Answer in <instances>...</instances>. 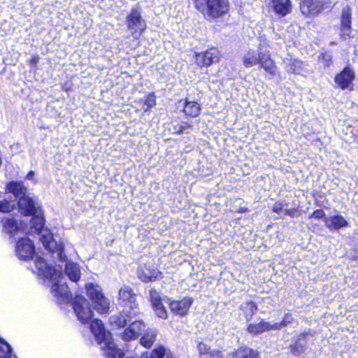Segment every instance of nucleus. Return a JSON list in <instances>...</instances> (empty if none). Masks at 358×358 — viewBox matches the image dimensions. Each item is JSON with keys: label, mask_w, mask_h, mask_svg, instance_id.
Masks as SVG:
<instances>
[{"label": "nucleus", "mask_w": 358, "mask_h": 358, "mask_svg": "<svg viewBox=\"0 0 358 358\" xmlns=\"http://www.w3.org/2000/svg\"><path fill=\"white\" fill-rule=\"evenodd\" d=\"M43 226L44 219L42 210H41L37 214L33 215V217L30 220L29 233L39 234V239L44 248L52 254H56L57 257L61 262H66V257L64 254L63 247L60 244H57L48 230L43 229Z\"/></svg>", "instance_id": "f257e3e1"}, {"label": "nucleus", "mask_w": 358, "mask_h": 358, "mask_svg": "<svg viewBox=\"0 0 358 358\" xmlns=\"http://www.w3.org/2000/svg\"><path fill=\"white\" fill-rule=\"evenodd\" d=\"M91 331L94 334L97 343L101 345L107 358H122L123 352L116 348L112 340L110 333L106 331L101 320L94 319L91 315Z\"/></svg>", "instance_id": "f03ea898"}, {"label": "nucleus", "mask_w": 358, "mask_h": 358, "mask_svg": "<svg viewBox=\"0 0 358 358\" xmlns=\"http://www.w3.org/2000/svg\"><path fill=\"white\" fill-rule=\"evenodd\" d=\"M264 44L260 43L258 50H249L243 57V64L245 68L259 65L271 77L277 74V67L271 59L268 50H264Z\"/></svg>", "instance_id": "7ed1b4c3"}, {"label": "nucleus", "mask_w": 358, "mask_h": 358, "mask_svg": "<svg viewBox=\"0 0 358 358\" xmlns=\"http://www.w3.org/2000/svg\"><path fill=\"white\" fill-rule=\"evenodd\" d=\"M195 6L208 20L221 17L229 10L228 0H196Z\"/></svg>", "instance_id": "20e7f679"}, {"label": "nucleus", "mask_w": 358, "mask_h": 358, "mask_svg": "<svg viewBox=\"0 0 358 358\" xmlns=\"http://www.w3.org/2000/svg\"><path fill=\"white\" fill-rule=\"evenodd\" d=\"M136 297L133 289L128 285H123L119 289V304L123 307L124 313L129 316H138L141 313Z\"/></svg>", "instance_id": "39448f33"}, {"label": "nucleus", "mask_w": 358, "mask_h": 358, "mask_svg": "<svg viewBox=\"0 0 358 358\" xmlns=\"http://www.w3.org/2000/svg\"><path fill=\"white\" fill-rule=\"evenodd\" d=\"M110 301L103 294L101 287L97 284L91 282V310H94L100 314L108 313Z\"/></svg>", "instance_id": "423d86ee"}, {"label": "nucleus", "mask_w": 358, "mask_h": 358, "mask_svg": "<svg viewBox=\"0 0 358 358\" xmlns=\"http://www.w3.org/2000/svg\"><path fill=\"white\" fill-rule=\"evenodd\" d=\"M73 308L78 320L83 324H88L90 320V302L80 295H76Z\"/></svg>", "instance_id": "0eeeda50"}, {"label": "nucleus", "mask_w": 358, "mask_h": 358, "mask_svg": "<svg viewBox=\"0 0 358 358\" xmlns=\"http://www.w3.org/2000/svg\"><path fill=\"white\" fill-rule=\"evenodd\" d=\"M128 29L132 33H141L145 28V20L141 17V10L138 7L133 8L126 18Z\"/></svg>", "instance_id": "6e6552de"}, {"label": "nucleus", "mask_w": 358, "mask_h": 358, "mask_svg": "<svg viewBox=\"0 0 358 358\" xmlns=\"http://www.w3.org/2000/svg\"><path fill=\"white\" fill-rule=\"evenodd\" d=\"M35 265L40 273L47 279L55 280L59 278L62 275V266L57 268L48 264L43 258L37 257L35 260Z\"/></svg>", "instance_id": "1a4fd4ad"}, {"label": "nucleus", "mask_w": 358, "mask_h": 358, "mask_svg": "<svg viewBox=\"0 0 358 358\" xmlns=\"http://www.w3.org/2000/svg\"><path fill=\"white\" fill-rule=\"evenodd\" d=\"M193 299L191 297L185 296L179 300H174L171 299H168V304L171 311L176 315L185 316L189 310L192 305Z\"/></svg>", "instance_id": "9d476101"}, {"label": "nucleus", "mask_w": 358, "mask_h": 358, "mask_svg": "<svg viewBox=\"0 0 358 358\" xmlns=\"http://www.w3.org/2000/svg\"><path fill=\"white\" fill-rule=\"evenodd\" d=\"M329 0H303L301 3L300 9L306 16H315L320 13L324 8V5L329 3Z\"/></svg>", "instance_id": "9b49d317"}, {"label": "nucleus", "mask_w": 358, "mask_h": 358, "mask_svg": "<svg viewBox=\"0 0 358 358\" xmlns=\"http://www.w3.org/2000/svg\"><path fill=\"white\" fill-rule=\"evenodd\" d=\"M220 58V51L216 48H210L205 52L196 53V63L199 66H209L213 63L218 62Z\"/></svg>", "instance_id": "f8f14e48"}, {"label": "nucleus", "mask_w": 358, "mask_h": 358, "mask_svg": "<svg viewBox=\"0 0 358 358\" xmlns=\"http://www.w3.org/2000/svg\"><path fill=\"white\" fill-rule=\"evenodd\" d=\"M15 252L20 259L27 260L32 258L34 253L33 242L28 238H20L17 242Z\"/></svg>", "instance_id": "ddd939ff"}, {"label": "nucleus", "mask_w": 358, "mask_h": 358, "mask_svg": "<svg viewBox=\"0 0 358 358\" xmlns=\"http://www.w3.org/2000/svg\"><path fill=\"white\" fill-rule=\"evenodd\" d=\"M146 324L141 320H136L130 324L122 334L124 341L134 340L145 332Z\"/></svg>", "instance_id": "4468645a"}, {"label": "nucleus", "mask_w": 358, "mask_h": 358, "mask_svg": "<svg viewBox=\"0 0 358 358\" xmlns=\"http://www.w3.org/2000/svg\"><path fill=\"white\" fill-rule=\"evenodd\" d=\"M57 278V282L51 287V292L57 299L58 303L69 302L71 299V294L66 282H62Z\"/></svg>", "instance_id": "2eb2a0df"}, {"label": "nucleus", "mask_w": 358, "mask_h": 358, "mask_svg": "<svg viewBox=\"0 0 358 358\" xmlns=\"http://www.w3.org/2000/svg\"><path fill=\"white\" fill-rule=\"evenodd\" d=\"M355 78L354 71L349 67H345L343 71L336 75L335 83L342 90L352 89V81Z\"/></svg>", "instance_id": "dca6fc26"}, {"label": "nucleus", "mask_w": 358, "mask_h": 358, "mask_svg": "<svg viewBox=\"0 0 358 358\" xmlns=\"http://www.w3.org/2000/svg\"><path fill=\"white\" fill-rule=\"evenodd\" d=\"M138 276L141 281L148 282L161 278L162 273L150 264H145L139 267Z\"/></svg>", "instance_id": "f3484780"}, {"label": "nucleus", "mask_w": 358, "mask_h": 358, "mask_svg": "<svg viewBox=\"0 0 358 358\" xmlns=\"http://www.w3.org/2000/svg\"><path fill=\"white\" fill-rule=\"evenodd\" d=\"M18 206L22 214L33 215L42 210L37 203L28 196H25L18 201Z\"/></svg>", "instance_id": "a211bd4d"}, {"label": "nucleus", "mask_w": 358, "mask_h": 358, "mask_svg": "<svg viewBox=\"0 0 358 358\" xmlns=\"http://www.w3.org/2000/svg\"><path fill=\"white\" fill-rule=\"evenodd\" d=\"M283 62L288 73L299 75H304L306 73L303 62L290 55L286 57Z\"/></svg>", "instance_id": "6ab92c4d"}, {"label": "nucleus", "mask_w": 358, "mask_h": 358, "mask_svg": "<svg viewBox=\"0 0 358 358\" xmlns=\"http://www.w3.org/2000/svg\"><path fill=\"white\" fill-rule=\"evenodd\" d=\"M351 17L352 10L350 8L349 6L344 7L341 19V32L343 37L349 36L351 33Z\"/></svg>", "instance_id": "aec40b11"}, {"label": "nucleus", "mask_w": 358, "mask_h": 358, "mask_svg": "<svg viewBox=\"0 0 358 358\" xmlns=\"http://www.w3.org/2000/svg\"><path fill=\"white\" fill-rule=\"evenodd\" d=\"M324 222L325 226L331 231L338 230L342 227L348 226L347 220L340 215L325 217Z\"/></svg>", "instance_id": "412c9836"}, {"label": "nucleus", "mask_w": 358, "mask_h": 358, "mask_svg": "<svg viewBox=\"0 0 358 358\" xmlns=\"http://www.w3.org/2000/svg\"><path fill=\"white\" fill-rule=\"evenodd\" d=\"M138 316H129L124 313V309L122 313L113 315L110 317V323L112 327L115 328L124 327L127 322H131L134 319Z\"/></svg>", "instance_id": "4be33fe9"}, {"label": "nucleus", "mask_w": 358, "mask_h": 358, "mask_svg": "<svg viewBox=\"0 0 358 358\" xmlns=\"http://www.w3.org/2000/svg\"><path fill=\"white\" fill-rule=\"evenodd\" d=\"M271 7L277 14L282 16H285L292 10L290 0H271Z\"/></svg>", "instance_id": "5701e85b"}, {"label": "nucleus", "mask_w": 358, "mask_h": 358, "mask_svg": "<svg viewBox=\"0 0 358 358\" xmlns=\"http://www.w3.org/2000/svg\"><path fill=\"white\" fill-rule=\"evenodd\" d=\"M65 274L74 282H77L80 278V270L78 264L69 261L65 264Z\"/></svg>", "instance_id": "b1692460"}, {"label": "nucleus", "mask_w": 358, "mask_h": 358, "mask_svg": "<svg viewBox=\"0 0 358 358\" xmlns=\"http://www.w3.org/2000/svg\"><path fill=\"white\" fill-rule=\"evenodd\" d=\"M247 330L249 333L253 335H257L264 331L274 330L273 324L262 320L258 324H250L248 326Z\"/></svg>", "instance_id": "393cba45"}, {"label": "nucleus", "mask_w": 358, "mask_h": 358, "mask_svg": "<svg viewBox=\"0 0 358 358\" xmlns=\"http://www.w3.org/2000/svg\"><path fill=\"white\" fill-rule=\"evenodd\" d=\"M7 189L19 200L27 196V189L20 182H10L7 185Z\"/></svg>", "instance_id": "a878e982"}, {"label": "nucleus", "mask_w": 358, "mask_h": 358, "mask_svg": "<svg viewBox=\"0 0 358 358\" xmlns=\"http://www.w3.org/2000/svg\"><path fill=\"white\" fill-rule=\"evenodd\" d=\"M183 111L185 115L192 117H195L200 114L201 106L196 101L186 100L184 103Z\"/></svg>", "instance_id": "bb28decb"}, {"label": "nucleus", "mask_w": 358, "mask_h": 358, "mask_svg": "<svg viewBox=\"0 0 358 358\" xmlns=\"http://www.w3.org/2000/svg\"><path fill=\"white\" fill-rule=\"evenodd\" d=\"M21 228L13 218H6L3 220V230L10 236H13Z\"/></svg>", "instance_id": "cd10ccee"}, {"label": "nucleus", "mask_w": 358, "mask_h": 358, "mask_svg": "<svg viewBox=\"0 0 358 358\" xmlns=\"http://www.w3.org/2000/svg\"><path fill=\"white\" fill-rule=\"evenodd\" d=\"M198 350L201 355L209 356L211 358H222V354L218 350H212L203 343H199L197 345Z\"/></svg>", "instance_id": "c85d7f7f"}, {"label": "nucleus", "mask_w": 358, "mask_h": 358, "mask_svg": "<svg viewBox=\"0 0 358 358\" xmlns=\"http://www.w3.org/2000/svg\"><path fill=\"white\" fill-rule=\"evenodd\" d=\"M233 358H259V355L256 350L249 348H241L234 353Z\"/></svg>", "instance_id": "c756f323"}, {"label": "nucleus", "mask_w": 358, "mask_h": 358, "mask_svg": "<svg viewBox=\"0 0 358 358\" xmlns=\"http://www.w3.org/2000/svg\"><path fill=\"white\" fill-rule=\"evenodd\" d=\"M157 331L155 329H149L141 338V344L145 348H150L156 340Z\"/></svg>", "instance_id": "7c9ffc66"}, {"label": "nucleus", "mask_w": 358, "mask_h": 358, "mask_svg": "<svg viewBox=\"0 0 358 358\" xmlns=\"http://www.w3.org/2000/svg\"><path fill=\"white\" fill-rule=\"evenodd\" d=\"M241 309L243 311L246 320L249 321L257 310V306L255 303L248 301L243 303Z\"/></svg>", "instance_id": "2f4dec72"}, {"label": "nucleus", "mask_w": 358, "mask_h": 358, "mask_svg": "<svg viewBox=\"0 0 358 358\" xmlns=\"http://www.w3.org/2000/svg\"><path fill=\"white\" fill-rule=\"evenodd\" d=\"M12 349L9 344L0 339V358H10Z\"/></svg>", "instance_id": "473e14b6"}, {"label": "nucleus", "mask_w": 358, "mask_h": 358, "mask_svg": "<svg viewBox=\"0 0 358 358\" xmlns=\"http://www.w3.org/2000/svg\"><path fill=\"white\" fill-rule=\"evenodd\" d=\"M152 307L158 317L162 319L167 318L168 313L162 302L153 304L152 305Z\"/></svg>", "instance_id": "72a5a7b5"}, {"label": "nucleus", "mask_w": 358, "mask_h": 358, "mask_svg": "<svg viewBox=\"0 0 358 358\" xmlns=\"http://www.w3.org/2000/svg\"><path fill=\"white\" fill-rule=\"evenodd\" d=\"M15 206L14 201H9L6 199L0 197V212L9 213L12 211Z\"/></svg>", "instance_id": "f704fd0d"}, {"label": "nucleus", "mask_w": 358, "mask_h": 358, "mask_svg": "<svg viewBox=\"0 0 358 358\" xmlns=\"http://www.w3.org/2000/svg\"><path fill=\"white\" fill-rule=\"evenodd\" d=\"M292 321L293 317L292 315L286 314L281 322H275L273 324V327H274V330H278L282 328L283 327H285L287 324L292 323Z\"/></svg>", "instance_id": "c9c22d12"}, {"label": "nucleus", "mask_w": 358, "mask_h": 358, "mask_svg": "<svg viewBox=\"0 0 358 358\" xmlns=\"http://www.w3.org/2000/svg\"><path fill=\"white\" fill-rule=\"evenodd\" d=\"M150 301L152 305L162 302L161 294L155 289L150 290Z\"/></svg>", "instance_id": "e433bc0d"}, {"label": "nucleus", "mask_w": 358, "mask_h": 358, "mask_svg": "<svg viewBox=\"0 0 358 358\" xmlns=\"http://www.w3.org/2000/svg\"><path fill=\"white\" fill-rule=\"evenodd\" d=\"M166 352V349L159 345L155 348L151 352V358H162Z\"/></svg>", "instance_id": "4c0bfd02"}, {"label": "nucleus", "mask_w": 358, "mask_h": 358, "mask_svg": "<svg viewBox=\"0 0 358 358\" xmlns=\"http://www.w3.org/2000/svg\"><path fill=\"white\" fill-rule=\"evenodd\" d=\"M155 105V96L152 94L146 96L144 101L145 110H148Z\"/></svg>", "instance_id": "58836bf2"}, {"label": "nucleus", "mask_w": 358, "mask_h": 358, "mask_svg": "<svg viewBox=\"0 0 358 358\" xmlns=\"http://www.w3.org/2000/svg\"><path fill=\"white\" fill-rule=\"evenodd\" d=\"M319 62L324 66V67H329L331 64V57L329 54H322L319 59Z\"/></svg>", "instance_id": "ea45409f"}, {"label": "nucleus", "mask_w": 358, "mask_h": 358, "mask_svg": "<svg viewBox=\"0 0 358 358\" xmlns=\"http://www.w3.org/2000/svg\"><path fill=\"white\" fill-rule=\"evenodd\" d=\"M325 215V213L323 210L322 209H317L315 210L311 215L310 216V218H315V219H320L324 217Z\"/></svg>", "instance_id": "a19ab883"}, {"label": "nucleus", "mask_w": 358, "mask_h": 358, "mask_svg": "<svg viewBox=\"0 0 358 358\" xmlns=\"http://www.w3.org/2000/svg\"><path fill=\"white\" fill-rule=\"evenodd\" d=\"M283 210L282 204L281 203H275L273 206V211L277 213H280Z\"/></svg>", "instance_id": "79ce46f5"}, {"label": "nucleus", "mask_w": 358, "mask_h": 358, "mask_svg": "<svg viewBox=\"0 0 358 358\" xmlns=\"http://www.w3.org/2000/svg\"><path fill=\"white\" fill-rule=\"evenodd\" d=\"M190 127V126L186 123H184L183 125L180 126V128L178 130H177V132H182L187 128Z\"/></svg>", "instance_id": "37998d69"}, {"label": "nucleus", "mask_w": 358, "mask_h": 358, "mask_svg": "<svg viewBox=\"0 0 358 358\" xmlns=\"http://www.w3.org/2000/svg\"><path fill=\"white\" fill-rule=\"evenodd\" d=\"M34 173L32 171H29V172L27 173V178L28 180H32V179L34 178Z\"/></svg>", "instance_id": "c03bdc74"}, {"label": "nucleus", "mask_w": 358, "mask_h": 358, "mask_svg": "<svg viewBox=\"0 0 358 358\" xmlns=\"http://www.w3.org/2000/svg\"><path fill=\"white\" fill-rule=\"evenodd\" d=\"M285 215H292L290 210H285Z\"/></svg>", "instance_id": "a18cd8bd"}, {"label": "nucleus", "mask_w": 358, "mask_h": 358, "mask_svg": "<svg viewBox=\"0 0 358 358\" xmlns=\"http://www.w3.org/2000/svg\"><path fill=\"white\" fill-rule=\"evenodd\" d=\"M85 288H86L87 292H88L90 287L87 284H85Z\"/></svg>", "instance_id": "49530a36"}, {"label": "nucleus", "mask_w": 358, "mask_h": 358, "mask_svg": "<svg viewBox=\"0 0 358 358\" xmlns=\"http://www.w3.org/2000/svg\"><path fill=\"white\" fill-rule=\"evenodd\" d=\"M33 62H37V59L34 58L33 60H32Z\"/></svg>", "instance_id": "de8ad7c7"}, {"label": "nucleus", "mask_w": 358, "mask_h": 358, "mask_svg": "<svg viewBox=\"0 0 358 358\" xmlns=\"http://www.w3.org/2000/svg\"><path fill=\"white\" fill-rule=\"evenodd\" d=\"M266 46H268V44H267L266 43H264Z\"/></svg>", "instance_id": "09e8293b"}, {"label": "nucleus", "mask_w": 358, "mask_h": 358, "mask_svg": "<svg viewBox=\"0 0 358 358\" xmlns=\"http://www.w3.org/2000/svg\"><path fill=\"white\" fill-rule=\"evenodd\" d=\"M127 358H132V357H127Z\"/></svg>", "instance_id": "8fccbe9b"}]
</instances>
